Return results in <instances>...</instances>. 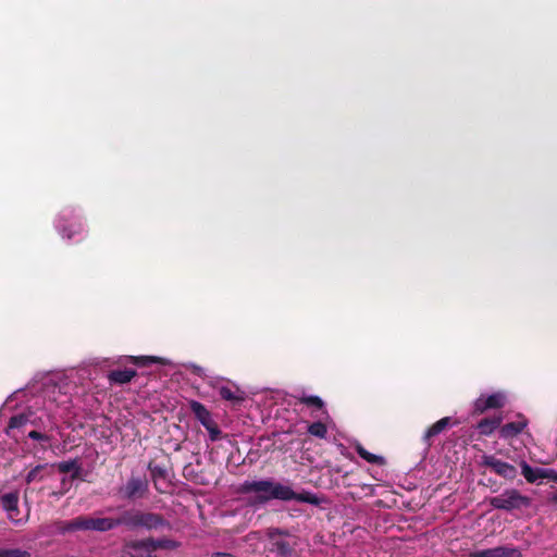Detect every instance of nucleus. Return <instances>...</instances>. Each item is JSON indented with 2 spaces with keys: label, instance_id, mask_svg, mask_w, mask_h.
Wrapping results in <instances>:
<instances>
[{
  "label": "nucleus",
  "instance_id": "f257e3e1",
  "mask_svg": "<svg viewBox=\"0 0 557 557\" xmlns=\"http://www.w3.org/2000/svg\"><path fill=\"white\" fill-rule=\"evenodd\" d=\"M242 488L244 492L255 493L261 503L270 499L297 500L314 506L322 503V499L317 494L311 492L296 493L290 486L270 480L246 481Z\"/></svg>",
  "mask_w": 557,
  "mask_h": 557
},
{
  "label": "nucleus",
  "instance_id": "f03ea898",
  "mask_svg": "<svg viewBox=\"0 0 557 557\" xmlns=\"http://www.w3.org/2000/svg\"><path fill=\"white\" fill-rule=\"evenodd\" d=\"M122 520H114L111 518L100 517H77L72 521L57 522L54 524L55 531L59 533L74 532V531H108L123 523Z\"/></svg>",
  "mask_w": 557,
  "mask_h": 557
},
{
  "label": "nucleus",
  "instance_id": "7ed1b4c3",
  "mask_svg": "<svg viewBox=\"0 0 557 557\" xmlns=\"http://www.w3.org/2000/svg\"><path fill=\"white\" fill-rule=\"evenodd\" d=\"M490 504L496 509L513 510L529 507L531 499L519 493L517 490H507L500 495L492 497L490 499Z\"/></svg>",
  "mask_w": 557,
  "mask_h": 557
},
{
  "label": "nucleus",
  "instance_id": "20e7f679",
  "mask_svg": "<svg viewBox=\"0 0 557 557\" xmlns=\"http://www.w3.org/2000/svg\"><path fill=\"white\" fill-rule=\"evenodd\" d=\"M521 473L529 483H535L539 480L548 479L557 482V472L553 469L532 468L525 461L520 463Z\"/></svg>",
  "mask_w": 557,
  "mask_h": 557
},
{
  "label": "nucleus",
  "instance_id": "39448f33",
  "mask_svg": "<svg viewBox=\"0 0 557 557\" xmlns=\"http://www.w3.org/2000/svg\"><path fill=\"white\" fill-rule=\"evenodd\" d=\"M506 403V395L504 393H494L488 396H480L474 401V411L482 413L487 409L502 408Z\"/></svg>",
  "mask_w": 557,
  "mask_h": 557
},
{
  "label": "nucleus",
  "instance_id": "423d86ee",
  "mask_svg": "<svg viewBox=\"0 0 557 557\" xmlns=\"http://www.w3.org/2000/svg\"><path fill=\"white\" fill-rule=\"evenodd\" d=\"M483 463L490 467L495 473L506 479H513L517 475V470L512 465L498 460L493 456H485Z\"/></svg>",
  "mask_w": 557,
  "mask_h": 557
},
{
  "label": "nucleus",
  "instance_id": "0eeeda50",
  "mask_svg": "<svg viewBox=\"0 0 557 557\" xmlns=\"http://www.w3.org/2000/svg\"><path fill=\"white\" fill-rule=\"evenodd\" d=\"M470 557H522V553L513 546H497L473 552L470 554Z\"/></svg>",
  "mask_w": 557,
  "mask_h": 557
},
{
  "label": "nucleus",
  "instance_id": "6e6552de",
  "mask_svg": "<svg viewBox=\"0 0 557 557\" xmlns=\"http://www.w3.org/2000/svg\"><path fill=\"white\" fill-rule=\"evenodd\" d=\"M175 547H177V544L170 540H161V541L148 540V541L139 542L133 546L134 549H144L147 552L156 550L158 548L171 549V548H175Z\"/></svg>",
  "mask_w": 557,
  "mask_h": 557
},
{
  "label": "nucleus",
  "instance_id": "1a4fd4ad",
  "mask_svg": "<svg viewBox=\"0 0 557 557\" xmlns=\"http://www.w3.org/2000/svg\"><path fill=\"white\" fill-rule=\"evenodd\" d=\"M53 465H38L32 469L26 475V482L29 484L36 481H42L45 478L52 474Z\"/></svg>",
  "mask_w": 557,
  "mask_h": 557
},
{
  "label": "nucleus",
  "instance_id": "9d476101",
  "mask_svg": "<svg viewBox=\"0 0 557 557\" xmlns=\"http://www.w3.org/2000/svg\"><path fill=\"white\" fill-rule=\"evenodd\" d=\"M528 425V420L523 417H520L518 421L509 422L502 426L500 435L505 438L512 437Z\"/></svg>",
  "mask_w": 557,
  "mask_h": 557
},
{
  "label": "nucleus",
  "instance_id": "9b49d317",
  "mask_svg": "<svg viewBox=\"0 0 557 557\" xmlns=\"http://www.w3.org/2000/svg\"><path fill=\"white\" fill-rule=\"evenodd\" d=\"M123 523H129L132 525H143L147 528L156 527L161 522L160 518L152 513H141L133 518L132 521L123 520Z\"/></svg>",
  "mask_w": 557,
  "mask_h": 557
},
{
  "label": "nucleus",
  "instance_id": "f8f14e48",
  "mask_svg": "<svg viewBox=\"0 0 557 557\" xmlns=\"http://www.w3.org/2000/svg\"><path fill=\"white\" fill-rule=\"evenodd\" d=\"M190 409L196 416V418L200 421L203 426H209L211 419L210 412L207 408L200 404L199 401L193 400L190 401Z\"/></svg>",
  "mask_w": 557,
  "mask_h": 557
},
{
  "label": "nucleus",
  "instance_id": "ddd939ff",
  "mask_svg": "<svg viewBox=\"0 0 557 557\" xmlns=\"http://www.w3.org/2000/svg\"><path fill=\"white\" fill-rule=\"evenodd\" d=\"M147 482L138 478H132L126 486L125 494L127 497H134L138 494H143L147 490Z\"/></svg>",
  "mask_w": 557,
  "mask_h": 557
},
{
  "label": "nucleus",
  "instance_id": "4468645a",
  "mask_svg": "<svg viewBox=\"0 0 557 557\" xmlns=\"http://www.w3.org/2000/svg\"><path fill=\"white\" fill-rule=\"evenodd\" d=\"M136 375L135 370H117L109 373L108 377L113 383L125 384L128 383Z\"/></svg>",
  "mask_w": 557,
  "mask_h": 557
},
{
  "label": "nucleus",
  "instance_id": "2eb2a0df",
  "mask_svg": "<svg viewBox=\"0 0 557 557\" xmlns=\"http://www.w3.org/2000/svg\"><path fill=\"white\" fill-rule=\"evenodd\" d=\"M53 466L57 467L60 472H72L73 479L77 478L81 471V467L76 460L62 461Z\"/></svg>",
  "mask_w": 557,
  "mask_h": 557
},
{
  "label": "nucleus",
  "instance_id": "dca6fc26",
  "mask_svg": "<svg viewBox=\"0 0 557 557\" xmlns=\"http://www.w3.org/2000/svg\"><path fill=\"white\" fill-rule=\"evenodd\" d=\"M502 423V418L484 419L478 424L481 434H491Z\"/></svg>",
  "mask_w": 557,
  "mask_h": 557
},
{
  "label": "nucleus",
  "instance_id": "f3484780",
  "mask_svg": "<svg viewBox=\"0 0 557 557\" xmlns=\"http://www.w3.org/2000/svg\"><path fill=\"white\" fill-rule=\"evenodd\" d=\"M356 450H357L358 455L362 459L368 461L369 463H375V465H383L384 463V458L382 456H377V455L369 453L360 444H358L356 446Z\"/></svg>",
  "mask_w": 557,
  "mask_h": 557
},
{
  "label": "nucleus",
  "instance_id": "a211bd4d",
  "mask_svg": "<svg viewBox=\"0 0 557 557\" xmlns=\"http://www.w3.org/2000/svg\"><path fill=\"white\" fill-rule=\"evenodd\" d=\"M449 421H450V419L446 417V418H443V419L438 420L437 422H435L425 432V438L430 440L431 437L440 434L443 430H445L447 428V425L449 424Z\"/></svg>",
  "mask_w": 557,
  "mask_h": 557
},
{
  "label": "nucleus",
  "instance_id": "6ab92c4d",
  "mask_svg": "<svg viewBox=\"0 0 557 557\" xmlns=\"http://www.w3.org/2000/svg\"><path fill=\"white\" fill-rule=\"evenodd\" d=\"M27 422L28 416L24 413L12 417L9 422L8 433L11 434L12 431L24 426Z\"/></svg>",
  "mask_w": 557,
  "mask_h": 557
},
{
  "label": "nucleus",
  "instance_id": "aec40b11",
  "mask_svg": "<svg viewBox=\"0 0 557 557\" xmlns=\"http://www.w3.org/2000/svg\"><path fill=\"white\" fill-rule=\"evenodd\" d=\"M308 432L312 436L324 438L327 434L326 425L322 422H314L308 426Z\"/></svg>",
  "mask_w": 557,
  "mask_h": 557
},
{
  "label": "nucleus",
  "instance_id": "412c9836",
  "mask_svg": "<svg viewBox=\"0 0 557 557\" xmlns=\"http://www.w3.org/2000/svg\"><path fill=\"white\" fill-rule=\"evenodd\" d=\"M1 503L5 511L14 509V506L18 505L17 493H8L1 497Z\"/></svg>",
  "mask_w": 557,
  "mask_h": 557
},
{
  "label": "nucleus",
  "instance_id": "4be33fe9",
  "mask_svg": "<svg viewBox=\"0 0 557 557\" xmlns=\"http://www.w3.org/2000/svg\"><path fill=\"white\" fill-rule=\"evenodd\" d=\"M299 400L305 405L314 406L319 409L323 407V400L318 396H302Z\"/></svg>",
  "mask_w": 557,
  "mask_h": 557
},
{
  "label": "nucleus",
  "instance_id": "5701e85b",
  "mask_svg": "<svg viewBox=\"0 0 557 557\" xmlns=\"http://www.w3.org/2000/svg\"><path fill=\"white\" fill-rule=\"evenodd\" d=\"M129 360H132L135 364L138 366H145L148 363H156L160 362L161 359L158 357H127Z\"/></svg>",
  "mask_w": 557,
  "mask_h": 557
},
{
  "label": "nucleus",
  "instance_id": "b1692460",
  "mask_svg": "<svg viewBox=\"0 0 557 557\" xmlns=\"http://www.w3.org/2000/svg\"><path fill=\"white\" fill-rule=\"evenodd\" d=\"M28 553L18 548L0 549V557H27Z\"/></svg>",
  "mask_w": 557,
  "mask_h": 557
},
{
  "label": "nucleus",
  "instance_id": "393cba45",
  "mask_svg": "<svg viewBox=\"0 0 557 557\" xmlns=\"http://www.w3.org/2000/svg\"><path fill=\"white\" fill-rule=\"evenodd\" d=\"M220 395L225 400H236V399H238L236 393L234 391H232L227 386H222L220 388Z\"/></svg>",
  "mask_w": 557,
  "mask_h": 557
},
{
  "label": "nucleus",
  "instance_id": "a878e982",
  "mask_svg": "<svg viewBox=\"0 0 557 557\" xmlns=\"http://www.w3.org/2000/svg\"><path fill=\"white\" fill-rule=\"evenodd\" d=\"M205 428L208 430L211 441H215L220 434L219 429L213 424L212 421H210L209 426H205Z\"/></svg>",
  "mask_w": 557,
  "mask_h": 557
},
{
  "label": "nucleus",
  "instance_id": "bb28decb",
  "mask_svg": "<svg viewBox=\"0 0 557 557\" xmlns=\"http://www.w3.org/2000/svg\"><path fill=\"white\" fill-rule=\"evenodd\" d=\"M7 513H8V518L11 521H13L15 523L18 522V520L16 519V517L18 515V505L14 506V509H10L9 511H7Z\"/></svg>",
  "mask_w": 557,
  "mask_h": 557
},
{
  "label": "nucleus",
  "instance_id": "cd10ccee",
  "mask_svg": "<svg viewBox=\"0 0 557 557\" xmlns=\"http://www.w3.org/2000/svg\"><path fill=\"white\" fill-rule=\"evenodd\" d=\"M28 437L36 440V441H48V437L37 431H32L28 433Z\"/></svg>",
  "mask_w": 557,
  "mask_h": 557
},
{
  "label": "nucleus",
  "instance_id": "c85d7f7f",
  "mask_svg": "<svg viewBox=\"0 0 557 557\" xmlns=\"http://www.w3.org/2000/svg\"><path fill=\"white\" fill-rule=\"evenodd\" d=\"M213 557H232V556L227 555V554L216 553V554H214Z\"/></svg>",
  "mask_w": 557,
  "mask_h": 557
}]
</instances>
